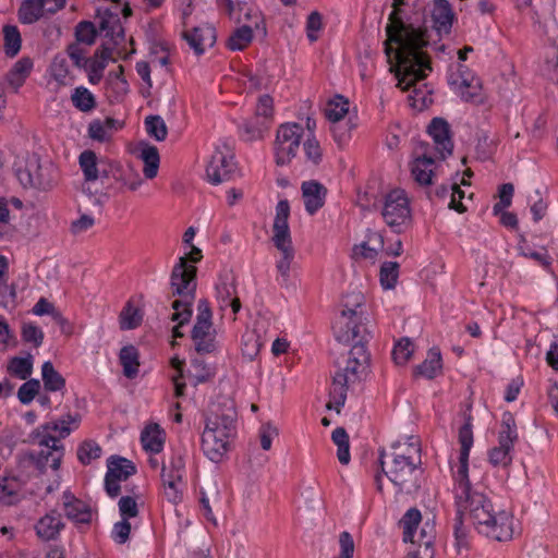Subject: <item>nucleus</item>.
Here are the masks:
<instances>
[{
	"instance_id": "nucleus-1",
	"label": "nucleus",
	"mask_w": 558,
	"mask_h": 558,
	"mask_svg": "<svg viewBox=\"0 0 558 558\" xmlns=\"http://www.w3.org/2000/svg\"><path fill=\"white\" fill-rule=\"evenodd\" d=\"M387 39L385 53L390 64V72L395 74L397 87L410 90L409 105L417 110L427 107V96L424 90L416 87V83L427 76L432 71L430 60L425 52L429 44L425 32L412 25L404 24L392 16V23L386 26Z\"/></svg>"
},
{
	"instance_id": "nucleus-2",
	"label": "nucleus",
	"mask_w": 558,
	"mask_h": 558,
	"mask_svg": "<svg viewBox=\"0 0 558 558\" xmlns=\"http://www.w3.org/2000/svg\"><path fill=\"white\" fill-rule=\"evenodd\" d=\"M459 442L461 445L459 456V468L457 471V481L462 487V495L457 500L456 521L459 523H490L492 510L484 496L471 494V483L469 480V453L473 445V432L471 417H468L459 430Z\"/></svg>"
},
{
	"instance_id": "nucleus-3",
	"label": "nucleus",
	"mask_w": 558,
	"mask_h": 558,
	"mask_svg": "<svg viewBox=\"0 0 558 558\" xmlns=\"http://www.w3.org/2000/svg\"><path fill=\"white\" fill-rule=\"evenodd\" d=\"M381 471L397 492L412 493L418 487L417 474L421 464V448L417 439L409 437L392 445L391 451H379Z\"/></svg>"
},
{
	"instance_id": "nucleus-4",
	"label": "nucleus",
	"mask_w": 558,
	"mask_h": 558,
	"mask_svg": "<svg viewBox=\"0 0 558 558\" xmlns=\"http://www.w3.org/2000/svg\"><path fill=\"white\" fill-rule=\"evenodd\" d=\"M236 412L232 403H213L204 413L205 427L201 448L206 458L219 463L230 450L235 429Z\"/></svg>"
},
{
	"instance_id": "nucleus-5",
	"label": "nucleus",
	"mask_w": 558,
	"mask_h": 558,
	"mask_svg": "<svg viewBox=\"0 0 558 558\" xmlns=\"http://www.w3.org/2000/svg\"><path fill=\"white\" fill-rule=\"evenodd\" d=\"M368 364L369 354L363 341L360 340L350 350L347 366L338 371L332 378L330 401L326 405L328 410L335 409L337 413L340 412L347 399L348 386L361 379Z\"/></svg>"
},
{
	"instance_id": "nucleus-6",
	"label": "nucleus",
	"mask_w": 558,
	"mask_h": 558,
	"mask_svg": "<svg viewBox=\"0 0 558 558\" xmlns=\"http://www.w3.org/2000/svg\"><path fill=\"white\" fill-rule=\"evenodd\" d=\"M289 216V202L287 199L279 201L276 206V217L272 226V242L282 255L277 263V269L283 278L289 277L291 263L294 258V248L288 223Z\"/></svg>"
},
{
	"instance_id": "nucleus-7",
	"label": "nucleus",
	"mask_w": 558,
	"mask_h": 558,
	"mask_svg": "<svg viewBox=\"0 0 558 558\" xmlns=\"http://www.w3.org/2000/svg\"><path fill=\"white\" fill-rule=\"evenodd\" d=\"M197 311L196 322L191 335L195 350L201 354L214 353L217 350V331L214 328L213 313L206 299L198 301Z\"/></svg>"
},
{
	"instance_id": "nucleus-8",
	"label": "nucleus",
	"mask_w": 558,
	"mask_h": 558,
	"mask_svg": "<svg viewBox=\"0 0 558 558\" xmlns=\"http://www.w3.org/2000/svg\"><path fill=\"white\" fill-rule=\"evenodd\" d=\"M381 215L385 222L398 233L410 226V202L403 190H392L385 196Z\"/></svg>"
},
{
	"instance_id": "nucleus-9",
	"label": "nucleus",
	"mask_w": 558,
	"mask_h": 558,
	"mask_svg": "<svg viewBox=\"0 0 558 558\" xmlns=\"http://www.w3.org/2000/svg\"><path fill=\"white\" fill-rule=\"evenodd\" d=\"M304 129L299 123L281 124L276 134L275 156L278 166L288 165L295 157Z\"/></svg>"
},
{
	"instance_id": "nucleus-10",
	"label": "nucleus",
	"mask_w": 558,
	"mask_h": 558,
	"mask_svg": "<svg viewBox=\"0 0 558 558\" xmlns=\"http://www.w3.org/2000/svg\"><path fill=\"white\" fill-rule=\"evenodd\" d=\"M197 267L187 264V257L181 256L170 275L171 295L195 300L197 288Z\"/></svg>"
},
{
	"instance_id": "nucleus-11",
	"label": "nucleus",
	"mask_w": 558,
	"mask_h": 558,
	"mask_svg": "<svg viewBox=\"0 0 558 558\" xmlns=\"http://www.w3.org/2000/svg\"><path fill=\"white\" fill-rule=\"evenodd\" d=\"M518 439L517 425L511 413H505L499 433V446L489 451V462L498 468H507L511 464L510 451Z\"/></svg>"
},
{
	"instance_id": "nucleus-12",
	"label": "nucleus",
	"mask_w": 558,
	"mask_h": 558,
	"mask_svg": "<svg viewBox=\"0 0 558 558\" xmlns=\"http://www.w3.org/2000/svg\"><path fill=\"white\" fill-rule=\"evenodd\" d=\"M17 178L24 187L51 191L58 184V173L51 166L36 165L33 169L17 170Z\"/></svg>"
},
{
	"instance_id": "nucleus-13",
	"label": "nucleus",
	"mask_w": 558,
	"mask_h": 558,
	"mask_svg": "<svg viewBox=\"0 0 558 558\" xmlns=\"http://www.w3.org/2000/svg\"><path fill=\"white\" fill-rule=\"evenodd\" d=\"M233 157L229 149L225 146L216 148L210 156L206 167V174L213 184H220L229 179L231 172L234 170Z\"/></svg>"
},
{
	"instance_id": "nucleus-14",
	"label": "nucleus",
	"mask_w": 558,
	"mask_h": 558,
	"mask_svg": "<svg viewBox=\"0 0 558 558\" xmlns=\"http://www.w3.org/2000/svg\"><path fill=\"white\" fill-rule=\"evenodd\" d=\"M182 37L194 50L196 56H201L207 48H211L217 39L216 29L210 24L196 26L191 31H184Z\"/></svg>"
},
{
	"instance_id": "nucleus-15",
	"label": "nucleus",
	"mask_w": 558,
	"mask_h": 558,
	"mask_svg": "<svg viewBox=\"0 0 558 558\" xmlns=\"http://www.w3.org/2000/svg\"><path fill=\"white\" fill-rule=\"evenodd\" d=\"M420 148L423 149L421 154L417 153L414 160L410 163V170L413 180L421 186H429L433 184L435 177V160L430 154L425 150V145L421 144Z\"/></svg>"
},
{
	"instance_id": "nucleus-16",
	"label": "nucleus",
	"mask_w": 558,
	"mask_h": 558,
	"mask_svg": "<svg viewBox=\"0 0 558 558\" xmlns=\"http://www.w3.org/2000/svg\"><path fill=\"white\" fill-rule=\"evenodd\" d=\"M428 133L441 159L452 154L453 143L450 137V128L446 120L434 118L428 125Z\"/></svg>"
},
{
	"instance_id": "nucleus-17",
	"label": "nucleus",
	"mask_w": 558,
	"mask_h": 558,
	"mask_svg": "<svg viewBox=\"0 0 558 558\" xmlns=\"http://www.w3.org/2000/svg\"><path fill=\"white\" fill-rule=\"evenodd\" d=\"M436 537L435 525H404L403 542L416 549H435Z\"/></svg>"
},
{
	"instance_id": "nucleus-18",
	"label": "nucleus",
	"mask_w": 558,
	"mask_h": 558,
	"mask_svg": "<svg viewBox=\"0 0 558 558\" xmlns=\"http://www.w3.org/2000/svg\"><path fill=\"white\" fill-rule=\"evenodd\" d=\"M460 78H453L451 84L454 85L463 100L472 104H483L481 82L471 74H465V66H459Z\"/></svg>"
},
{
	"instance_id": "nucleus-19",
	"label": "nucleus",
	"mask_w": 558,
	"mask_h": 558,
	"mask_svg": "<svg viewBox=\"0 0 558 558\" xmlns=\"http://www.w3.org/2000/svg\"><path fill=\"white\" fill-rule=\"evenodd\" d=\"M302 198L304 206L310 215H314L324 207L327 187L316 180L304 181L301 185Z\"/></svg>"
},
{
	"instance_id": "nucleus-20",
	"label": "nucleus",
	"mask_w": 558,
	"mask_h": 558,
	"mask_svg": "<svg viewBox=\"0 0 558 558\" xmlns=\"http://www.w3.org/2000/svg\"><path fill=\"white\" fill-rule=\"evenodd\" d=\"M63 457V450L62 451H41L38 454L34 452H24L20 454L19 457V463L20 465H34L40 473H44L47 469L48 461L51 459L50 468L54 471L59 470L61 460Z\"/></svg>"
},
{
	"instance_id": "nucleus-21",
	"label": "nucleus",
	"mask_w": 558,
	"mask_h": 558,
	"mask_svg": "<svg viewBox=\"0 0 558 558\" xmlns=\"http://www.w3.org/2000/svg\"><path fill=\"white\" fill-rule=\"evenodd\" d=\"M362 322V318L340 314V317L333 326L336 339L339 342L349 343L350 341L359 338L361 336Z\"/></svg>"
},
{
	"instance_id": "nucleus-22",
	"label": "nucleus",
	"mask_w": 558,
	"mask_h": 558,
	"mask_svg": "<svg viewBox=\"0 0 558 558\" xmlns=\"http://www.w3.org/2000/svg\"><path fill=\"white\" fill-rule=\"evenodd\" d=\"M101 19L99 28L106 32V37H111L113 45H120L124 40V29L116 11L104 9L97 11Z\"/></svg>"
},
{
	"instance_id": "nucleus-23",
	"label": "nucleus",
	"mask_w": 558,
	"mask_h": 558,
	"mask_svg": "<svg viewBox=\"0 0 558 558\" xmlns=\"http://www.w3.org/2000/svg\"><path fill=\"white\" fill-rule=\"evenodd\" d=\"M51 430H59V424L46 423L41 425L29 434L28 441L45 446L56 452L62 451L63 446L59 445V439L50 434Z\"/></svg>"
},
{
	"instance_id": "nucleus-24",
	"label": "nucleus",
	"mask_w": 558,
	"mask_h": 558,
	"mask_svg": "<svg viewBox=\"0 0 558 558\" xmlns=\"http://www.w3.org/2000/svg\"><path fill=\"white\" fill-rule=\"evenodd\" d=\"M33 69V60L28 57H23L14 63L12 69L5 75V82L17 93L21 86L25 83Z\"/></svg>"
},
{
	"instance_id": "nucleus-25",
	"label": "nucleus",
	"mask_w": 558,
	"mask_h": 558,
	"mask_svg": "<svg viewBox=\"0 0 558 558\" xmlns=\"http://www.w3.org/2000/svg\"><path fill=\"white\" fill-rule=\"evenodd\" d=\"M475 529L478 534L496 542H508L522 533L521 525H475Z\"/></svg>"
},
{
	"instance_id": "nucleus-26",
	"label": "nucleus",
	"mask_w": 558,
	"mask_h": 558,
	"mask_svg": "<svg viewBox=\"0 0 558 558\" xmlns=\"http://www.w3.org/2000/svg\"><path fill=\"white\" fill-rule=\"evenodd\" d=\"M138 157L144 162V177L148 180L156 178L160 163V156L157 147L148 143H141Z\"/></svg>"
},
{
	"instance_id": "nucleus-27",
	"label": "nucleus",
	"mask_w": 558,
	"mask_h": 558,
	"mask_svg": "<svg viewBox=\"0 0 558 558\" xmlns=\"http://www.w3.org/2000/svg\"><path fill=\"white\" fill-rule=\"evenodd\" d=\"M141 441L146 451L159 453L163 448V432L157 423L148 424L141 434Z\"/></svg>"
},
{
	"instance_id": "nucleus-28",
	"label": "nucleus",
	"mask_w": 558,
	"mask_h": 558,
	"mask_svg": "<svg viewBox=\"0 0 558 558\" xmlns=\"http://www.w3.org/2000/svg\"><path fill=\"white\" fill-rule=\"evenodd\" d=\"M64 515L75 523H90L94 520L92 509L84 501L73 497L64 502Z\"/></svg>"
},
{
	"instance_id": "nucleus-29",
	"label": "nucleus",
	"mask_w": 558,
	"mask_h": 558,
	"mask_svg": "<svg viewBox=\"0 0 558 558\" xmlns=\"http://www.w3.org/2000/svg\"><path fill=\"white\" fill-rule=\"evenodd\" d=\"M432 16L438 32H448L453 20V11L448 0H435Z\"/></svg>"
},
{
	"instance_id": "nucleus-30",
	"label": "nucleus",
	"mask_w": 558,
	"mask_h": 558,
	"mask_svg": "<svg viewBox=\"0 0 558 558\" xmlns=\"http://www.w3.org/2000/svg\"><path fill=\"white\" fill-rule=\"evenodd\" d=\"M43 0H24L19 9V19L23 24H33L47 13Z\"/></svg>"
},
{
	"instance_id": "nucleus-31",
	"label": "nucleus",
	"mask_w": 558,
	"mask_h": 558,
	"mask_svg": "<svg viewBox=\"0 0 558 558\" xmlns=\"http://www.w3.org/2000/svg\"><path fill=\"white\" fill-rule=\"evenodd\" d=\"M120 363L123 367V375L133 379L138 374L140 368V354L134 345H126L120 350L119 354Z\"/></svg>"
},
{
	"instance_id": "nucleus-32",
	"label": "nucleus",
	"mask_w": 558,
	"mask_h": 558,
	"mask_svg": "<svg viewBox=\"0 0 558 558\" xmlns=\"http://www.w3.org/2000/svg\"><path fill=\"white\" fill-rule=\"evenodd\" d=\"M107 468V474L109 476L123 481H126L131 475H133L136 472V468L132 461L118 456H112L108 460Z\"/></svg>"
},
{
	"instance_id": "nucleus-33",
	"label": "nucleus",
	"mask_w": 558,
	"mask_h": 558,
	"mask_svg": "<svg viewBox=\"0 0 558 558\" xmlns=\"http://www.w3.org/2000/svg\"><path fill=\"white\" fill-rule=\"evenodd\" d=\"M78 163L86 183L95 182L100 178L98 158L95 151L89 149L82 151L78 157Z\"/></svg>"
},
{
	"instance_id": "nucleus-34",
	"label": "nucleus",
	"mask_w": 558,
	"mask_h": 558,
	"mask_svg": "<svg viewBox=\"0 0 558 558\" xmlns=\"http://www.w3.org/2000/svg\"><path fill=\"white\" fill-rule=\"evenodd\" d=\"M184 469V460L182 457L172 458L169 464H163L161 469V480L163 486L173 488V483L182 481V471Z\"/></svg>"
},
{
	"instance_id": "nucleus-35",
	"label": "nucleus",
	"mask_w": 558,
	"mask_h": 558,
	"mask_svg": "<svg viewBox=\"0 0 558 558\" xmlns=\"http://www.w3.org/2000/svg\"><path fill=\"white\" fill-rule=\"evenodd\" d=\"M441 369V355L439 351L429 350L426 360L415 367L414 374L433 379Z\"/></svg>"
},
{
	"instance_id": "nucleus-36",
	"label": "nucleus",
	"mask_w": 558,
	"mask_h": 558,
	"mask_svg": "<svg viewBox=\"0 0 558 558\" xmlns=\"http://www.w3.org/2000/svg\"><path fill=\"white\" fill-rule=\"evenodd\" d=\"M41 377L47 391H60L65 387V379L56 371L50 361L43 364Z\"/></svg>"
},
{
	"instance_id": "nucleus-37",
	"label": "nucleus",
	"mask_w": 558,
	"mask_h": 558,
	"mask_svg": "<svg viewBox=\"0 0 558 558\" xmlns=\"http://www.w3.org/2000/svg\"><path fill=\"white\" fill-rule=\"evenodd\" d=\"M384 246L383 235L377 232H371L367 241L354 246L353 254L363 258H374L378 251Z\"/></svg>"
},
{
	"instance_id": "nucleus-38",
	"label": "nucleus",
	"mask_w": 558,
	"mask_h": 558,
	"mask_svg": "<svg viewBox=\"0 0 558 558\" xmlns=\"http://www.w3.org/2000/svg\"><path fill=\"white\" fill-rule=\"evenodd\" d=\"M252 25H242L238 27L229 37L227 46L231 50H243L253 39Z\"/></svg>"
},
{
	"instance_id": "nucleus-39",
	"label": "nucleus",
	"mask_w": 558,
	"mask_h": 558,
	"mask_svg": "<svg viewBox=\"0 0 558 558\" xmlns=\"http://www.w3.org/2000/svg\"><path fill=\"white\" fill-rule=\"evenodd\" d=\"M4 52L8 57H15L22 45L21 34L16 26L4 25L3 27Z\"/></svg>"
},
{
	"instance_id": "nucleus-40",
	"label": "nucleus",
	"mask_w": 558,
	"mask_h": 558,
	"mask_svg": "<svg viewBox=\"0 0 558 558\" xmlns=\"http://www.w3.org/2000/svg\"><path fill=\"white\" fill-rule=\"evenodd\" d=\"M142 312L128 302L119 315L120 328L122 330L134 329L142 323Z\"/></svg>"
},
{
	"instance_id": "nucleus-41",
	"label": "nucleus",
	"mask_w": 558,
	"mask_h": 558,
	"mask_svg": "<svg viewBox=\"0 0 558 558\" xmlns=\"http://www.w3.org/2000/svg\"><path fill=\"white\" fill-rule=\"evenodd\" d=\"M194 300H187L185 298H178L172 302V310L174 313L171 316V320L180 322V325H184L190 322L193 311L192 305Z\"/></svg>"
},
{
	"instance_id": "nucleus-42",
	"label": "nucleus",
	"mask_w": 558,
	"mask_h": 558,
	"mask_svg": "<svg viewBox=\"0 0 558 558\" xmlns=\"http://www.w3.org/2000/svg\"><path fill=\"white\" fill-rule=\"evenodd\" d=\"M364 304V295L361 292H353L345 295L342 303L341 314L350 315L363 319L362 306Z\"/></svg>"
},
{
	"instance_id": "nucleus-43",
	"label": "nucleus",
	"mask_w": 558,
	"mask_h": 558,
	"mask_svg": "<svg viewBox=\"0 0 558 558\" xmlns=\"http://www.w3.org/2000/svg\"><path fill=\"white\" fill-rule=\"evenodd\" d=\"M349 111V101L342 96H337L330 100L325 110L327 119L331 122H338L344 118Z\"/></svg>"
},
{
	"instance_id": "nucleus-44",
	"label": "nucleus",
	"mask_w": 558,
	"mask_h": 558,
	"mask_svg": "<svg viewBox=\"0 0 558 558\" xmlns=\"http://www.w3.org/2000/svg\"><path fill=\"white\" fill-rule=\"evenodd\" d=\"M379 277L384 289H393L399 277V264L397 262H385L380 267Z\"/></svg>"
},
{
	"instance_id": "nucleus-45",
	"label": "nucleus",
	"mask_w": 558,
	"mask_h": 558,
	"mask_svg": "<svg viewBox=\"0 0 558 558\" xmlns=\"http://www.w3.org/2000/svg\"><path fill=\"white\" fill-rule=\"evenodd\" d=\"M146 131L149 136L154 137L158 142L166 140L168 135V129L160 116H148L145 119Z\"/></svg>"
},
{
	"instance_id": "nucleus-46",
	"label": "nucleus",
	"mask_w": 558,
	"mask_h": 558,
	"mask_svg": "<svg viewBox=\"0 0 558 558\" xmlns=\"http://www.w3.org/2000/svg\"><path fill=\"white\" fill-rule=\"evenodd\" d=\"M73 105L83 112H89L96 107L93 94L85 87H77L72 95Z\"/></svg>"
},
{
	"instance_id": "nucleus-47",
	"label": "nucleus",
	"mask_w": 558,
	"mask_h": 558,
	"mask_svg": "<svg viewBox=\"0 0 558 558\" xmlns=\"http://www.w3.org/2000/svg\"><path fill=\"white\" fill-rule=\"evenodd\" d=\"M414 352V344L409 338H402L392 350V357L396 364L404 365Z\"/></svg>"
},
{
	"instance_id": "nucleus-48",
	"label": "nucleus",
	"mask_w": 558,
	"mask_h": 558,
	"mask_svg": "<svg viewBox=\"0 0 558 558\" xmlns=\"http://www.w3.org/2000/svg\"><path fill=\"white\" fill-rule=\"evenodd\" d=\"M100 454V446L93 440L82 442L77 450V458L83 464L90 463L92 460L98 459Z\"/></svg>"
},
{
	"instance_id": "nucleus-49",
	"label": "nucleus",
	"mask_w": 558,
	"mask_h": 558,
	"mask_svg": "<svg viewBox=\"0 0 558 558\" xmlns=\"http://www.w3.org/2000/svg\"><path fill=\"white\" fill-rule=\"evenodd\" d=\"M216 290L220 308L225 310L227 306H229L230 300L233 299L232 295L236 293L234 279L221 280L220 283L217 286Z\"/></svg>"
},
{
	"instance_id": "nucleus-50",
	"label": "nucleus",
	"mask_w": 558,
	"mask_h": 558,
	"mask_svg": "<svg viewBox=\"0 0 558 558\" xmlns=\"http://www.w3.org/2000/svg\"><path fill=\"white\" fill-rule=\"evenodd\" d=\"M96 36L97 31L92 22L83 21L75 27V37L78 43L90 46L95 43Z\"/></svg>"
},
{
	"instance_id": "nucleus-51",
	"label": "nucleus",
	"mask_w": 558,
	"mask_h": 558,
	"mask_svg": "<svg viewBox=\"0 0 558 558\" xmlns=\"http://www.w3.org/2000/svg\"><path fill=\"white\" fill-rule=\"evenodd\" d=\"M118 506L122 519L120 523H128L130 519H134L138 514V506L133 497H121L118 502Z\"/></svg>"
},
{
	"instance_id": "nucleus-52",
	"label": "nucleus",
	"mask_w": 558,
	"mask_h": 558,
	"mask_svg": "<svg viewBox=\"0 0 558 558\" xmlns=\"http://www.w3.org/2000/svg\"><path fill=\"white\" fill-rule=\"evenodd\" d=\"M303 149L306 162H310L313 166L319 165L323 159V153L319 143L315 137H308L303 144Z\"/></svg>"
},
{
	"instance_id": "nucleus-53",
	"label": "nucleus",
	"mask_w": 558,
	"mask_h": 558,
	"mask_svg": "<svg viewBox=\"0 0 558 558\" xmlns=\"http://www.w3.org/2000/svg\"><path fill=\"white\" fill-rule=\"evenodd\" d=\"M40 383L38 379H29L25 381L17 391V398L21 403L28 404L38 395Z\"/></svg>"
},
{
	"instance_id": "nucleus-54",
	"label": "nucleus",
	"mask_w": 558,
	"mask_h": 558,
	"mask_svg": "<svg viewBox=\"0 0 558 558\" xmlns=\"http://www.w3.org/2000/svg\"><path fill=\"white\" fill-rule=\"evenodd\" d=\"M339 554L333 558H353L355 544L353 536L348 531H342L338 536Z\"/></svg>"
},
{
	"instance_id": "nucleus-55",
	"label": "nucleus",
	"mask_w": 558,
	"mask_h": 558,
	"mask_svg": "<svg viewBox=\"0 0 558 558\" xmlns=\"http://www.w3.org/2000/svg\"><path fill=\"white\" fill-rule=\"evenodd\" d=\"M32 362L29 359L14 357L10 363L9 369L20 379H27L32 374Z\"/></svg>"
},
{
	"instance_id": "nucleus-56",
	"label": "nucleus",
	"mask_w": 558,
	"mask_h": 558,
	"mask_svg": "<svg viewBox=\"0 0 558 558\" xmlns=\"http://www.w3.org/2000/svg\"><path fill=\"white\" fill-rule=\"evenodd\" d=\"M323 27V16L318 11H313L306 20V34L310 41L314 43L317 40V33Z\"/></svg>"
},
{
	"instance_id": "nucleus-57",
	"label": "nucleus",
	"mask_w": 558,
	"mask_h": 558,
	"mask_svg": "<svg viewBox=\"0 0 558 558\" xmlns=\"http://www.w3.org/2000/svg\"><path fill=\"white\" fill-rule=\"evenodd\" d=\"M22 337L26 342H32L36 348L44 341V332L34 324H24L22 327Z\"/></svg>"
},
{
	"instance_id": "nucleus-58",
	"label": "nucleus",
	"mask_w": 558,
	"mask_h": 558,
	"mask_svg": "<svg viewBox=\"0 0 558 558\" xmlns=\"http://www.w3.org/2000/svg\"><path fill=\"white\" fill-rule=\"evenodd\" d=\"M278 435L279 430L271 422L264 423L259 430L262 448L264 450H269L271 448L272 438Z\"/></svg>"
},
{
	"instance_id": "nucleus-59",
	"label": "nucleus",
	"mask_w": 558,
	"mask_h": 558,
	"mask_svg": "<svg viewBox=\"0 0 558 558\" xmlns=\"http://www.w3.org/2000/svg\"><path fill=\"white\" fill-rule=\"evenodd\" d=\"M260 343L255 335L250 333L243 337L242 354L248 360H253L259 352Z\"/></svg>"
},
{
	"instance_id": "nucleus-60",
	"label": "nucleus",
	"mask_w": 558,
	"mask_h": 558,
	"mask_svg": "<svg viewBox=\"0 0 558 558\" xmlns=\"http://www.w3.org/2000/svg\"><path fill=\"white\" fill-rule=\"evenodd\" d=\"M88 135L97 142H106L110 138V134L106 130V125L100 120H94L88 125Z\"/></svg>"
},
{
	"instance_id": "nucleus-61",
	"label": "nucleus",
	"mask_w": 558,
	"mask_h": 558,
	"mask_svg": "<svg viewBox=\"0 0 558 558\" xmlns=\"http://www.w3.org/2000/svg\"><path fill=\"white\" fill-rule=\"evenodd\" d=\"M450 191L449 207L457 210L458 213H464L466 207L461 202L464 197V191L461 190L458 183H453L450 187Z\"/></svg>"
},
{
	"instance_id": "nucleus-62",
	"label": "nucleus",
	"mask_w": 558,
	"mask_h": 558,
	"mask_svg": "<svg viewBox=\"0 0 558 558\" xmlns=\"http://www.w3.org/2000/svg\"><path fill=\"white\" fill-rule=\"evenodd\" d=\"M256 114L266 119L272 118L274 100L269 95H263L259 97L256 106Z\"/></svg>"
},
{
	"instance_id": "nucleus-63",
	"label": "nucleus",
	"mask_w": 558,
	"mask_h": 558,
	"mask_svg": "<svg viewBox=\"0 0 558 558\" xmlns=\"http://www.w3.org/2000/svg\"><path fill=\"white\" fill-rule=\"evenodd\" d=\"M33 314L37 316L50 315L52 318L59 312L56 306L46 298H40L32 310Z\"/></svg>"
},
{
	"instance_id": "nucleus-64",
	"label": "nucleus",
	"mask_w": 558,
	"mask_h": 558,
	"mask_svg": "<svg viewBox=\"0 0 558 558\" xmlns=\"http://www.w3.org/2000/svg\"><path fill=\"white\" fill-rule=\"evenodd\" d=\"M66 51L76 66L81 68L87 65L88 59L85 58L86 50L81 48L77 44L69 45Z\"/></svg>"
}]
</instances>
